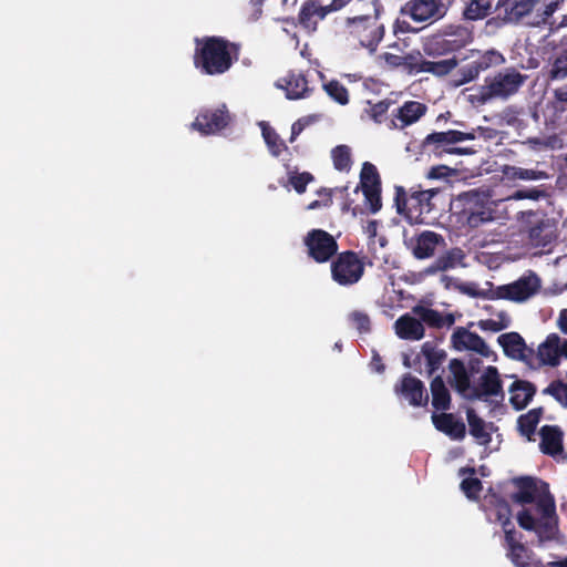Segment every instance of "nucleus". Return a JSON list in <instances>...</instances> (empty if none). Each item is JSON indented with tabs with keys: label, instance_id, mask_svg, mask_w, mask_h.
Wrapping results in <instances>:
<instances>
[{
	"label": "nucleus",
	"instance_id": "nucleus-1",
	"mask_svg": "<svg viewBox=\"0 0 567 567\" xmlns=\"http://www.w3.org/2000/svg\"><path fill=\"white\" fill-rule=\"evenodd\" d=\"M513 511L518 525L539 542L557 539L559 517L549 485L542 480L524 477L515 481Z\"/></svg>",
	"mask_w": 567,
	"mask_h": 567
},
{
	"label": "nucleus",
	"instance_id": "nucleus-2",
	"mask_svg": "<svg viewBox=\"0 0 567 567\" xmlns=\"http://www.w3.org/2000/svg\"><path fill=\"white\" fill-rule=\"evenodd\" d=\"M450 372L455 389L466 399H482L501 393L502 385L496 369L493 367H488L483 372L480 384L476 388L470 385L468 377L462 362L457 360L451 361Z\"/></svg>",
	"mask_w": 567,
	"mask_h": 567
},
{
	"label": "nucleus",
	"instance_id": "nucleus-3",
	"mask_svg": "<svg viewBox=\"0 0 567 567\" xmlns=\"http://www.w3.org/2000/svg\"><path fill=\"white\" fill-rule=\"evenodd\" d=\"M234 49V45L218 38L198 40L195 65L206 74H221L231 65Z\"/></svg>",
	"mask_w": 567,
	"mask_h": 567
},
{
	"label": "nucleus",
	"instance_id": "nucleus-4",
	"mask_svg": "<svg viewBox=\"0 0 567 567\" xmlns=\"http://www.w3.org/2000/svg\"><path fill=\"white\" fill-rule=\"evenodd\" d=\"M523 82L524 76L520 73L514 70H506L487 78L484 85L470 90L468 101L474 105H481L492 99H506L516 93Z\"/></svg>",
	"mask_w": 567,
	"mask_h": 567
},
{
	"label": "nucleus",
	"instance_id": "nucleus-5",
	"mask_svg": "<svg viewBox=\"0 0 567 567\" xmlns=\"http://www.w3.org/2000/svg\"><path fill=\"white\" fill-rule=\"evenodd\" d=\"M372 12L348 18L346 27L348 33L357 39L361 47L374 52L383 38L384 28L380 22V8L377 2H372Z\"/></svg>",
	"mask_w": 567,
	"mask_h": 567
},
{
	"label": "nucleus",
	"instance_id": "nucleus-6",
	"mask_svg": "<svg viewBox=\"0 0 567 567\" xmlns=\"http://www.w3.org/2000/svg\"><path fill=\"white\" fill-rule=\"evenodd\" d=\"M559 0H499V6L505 8L507 18L517 21L530 16V23L545 22L557 9Z\"/></svg>",
	"mask_w": 567,
	"mask_h": 567
},
{
	"label": "nucleus",
	"instance_id": "nucleus-7",
	"mask_svg": "<svg viewBox=\"0 0 567 567\" xmlns=\"http://www.w3.org/2000/svg\"><path fill=\"white\" fill-rule=\"evenodd\" d=\"M563 358L567 359V339L551 332L539 342L535 350L530 349L528 363L537 368H556Z\"/></svg>",
	"mask_w": 567,
	"mask_h": 567
},
{
	"label": "nucleus",
	"instance_id": "nucleus-8",
	"mask_svg": "<svg viewBox=\"0 0 567 567\" xmlns=\"http://www.w3.org/2000/svg\"><path fill=\"white\" fill-rule=\"evenodd\" d=\"M487 198L476 192H470L457 196L451 204L452 209L460 214L471 227H477L481 223L492 219V212L486 207Z\"/></svg>",
	"mask_w": 567,
	"mask_h": 567
},
{
	"label": "nucleus",
	"instance_id": "nucleus-9",
	"mask_svg": "<svg viewBox=\"0 0 567 567\" xmlns=\"http://www.w3.org/2000/svg\"><path fill=\"white\" fill-rule=\"evenodd\" d=\"M435 195V190H415L406 200H401L404 197V190L401 187L396 188L395 205L399 214H403L410 224L424 223L425 216L432 210L431 199Z\"/></svg>",
	"mask_w": 567,
	"mask_h": 567
},
{
	"label": "nucleus",
	"instance_id": "nucleus-10",
	"mask_svg": "<svg viewBox=\"0 0 567 567\" xmlns=\"http://www.w3.org/2000/svg\"><path fill=\"white\" fill-rule=\"evenodd\" d=\"M540 287L537 276L528 275L515 282L493 288L492 299H505L514 302H523L534 296Z\"/></svg>",
	"mask_w": 567,
	"mask_h": 567
},
{
	"label": "nucleus",
	"instance_id": "nucleus-11",
	"mask_svg": "<svg viewBox=\"0 0 567 567\" xmlns=\"http://www.w3.org/2000/svg\"><path fill=\"white\" fill-rule=\"evenodd\" d=\"M364 196V206L372 213H378L382 207L381 182L378 171L371 163H364L360 173V185Z\"/></svg>",
	"mask_w": 567,
	"mask_h": 567
},
{
	"label": "nucleus",
	"instance_id": "nucleus-12",
	"mask_svg": "<svg viewBox=\"0 0 567 567\" xmlns=\"http://www.w3.org/2000/svg\"><path fill=\"white\" fill-rule=\"evenodd\" d=\"M363 274L361 260L352 252L340 255L332 265V277L340 285H352Z\"/></svg>",
	"mask_w": 567,
	"mask_h": 567
},
{
	"label": "nucleus",
	"instance_id": "nucleus-13",
	"mask_svg": "<svg viewBox=\"0 0 567 567\" xmlns=\"http://www.w3.org/2000/svg\"><path fill=\"white\" fill-rule=\"evenodd\" d=\"M309 255L318 262L327 261L337 250L334 238L320 229L311 230L305 238Z\"/></svg>",
	"mask_w": 567,
	"mask_h": 567
},
{
	"label": "nucleus",
	"instance_id": "nucleus-14",
	"mask_svg": "<svg viewBox=\"0 0 567 567\" xmlns=\"http://www.w3.org/2000/svg\"><path fill=\"white\" fill-rule=\"evenodd\" d=\"M445 7L439 0H412L406 6V12L416 22H427L441 19Z\"/></svg>",
	"mask_w": 567,
	"mask_h": 567
},
{
	"label": "nucleus",
	"instance_id": "nucleus-15",
	"mask_svg": "<svg viewBox=\"0 0 567 567\" xmlns=\"http://www.w3.org/2000/svg\"><path fill=\"white\" fill-rule=\"evenodd\" d=\"M467 423L470 427V434L475 439V441L481 445H488L496 441L499 442L497 429L493 423H487L483 419H481L474 410L468 409L466 411Z\"/></svg>",
	"mask_w": 567,
	"mask_h": 567
},
{
	"label": "nucleus",
	"instance_id": "nucleus-16",
	"mask_svg": "<svg viewBox=\"0 0 567 567\" xmlns=\"http://www.w3.org/2000/svg\"><path fill=\"white\" fill-rule=\"evenodd\" d=\"M229 120V114L225 107H220L199 114L193 122L192 127L202 134H213L224 128Z\"/></svg>",
	"mask_w": 567,
	"mask_h": 567
},
{
	"label": "nucleus",
	"instance_id": "nucleus-17",
	"mask_svg": "<svg viewBox=\"0 0 567 567\" xmlns=\"http://www.w3.org/2000/svg\"><path fill=\"white\" fill-rule=\"evenodd\" d=\"M426 106L416 101H409L404 103L393 115L390 127L403 128L419 121L425 113Z\"/></svg>",
	"mask_w": 567,
	"mask_h": 567
},
{
	"label": "nucleus",
	"instance_id": "nucleus-18",
	"mask_svg": "<svg viewBox=\"0 0 567 567\" xmlns=\"http://www.w3.org/2000/svg\"><path fill=\"white\" fill-rule=\"evenodd\" d=\"M452 342L457 350H473L485 357L491 354L489 348L477 334L463 328L457 329L453 333Z\"/></svg>",
	"mask_w": 567,
	"mask_h": 567
},
{
	"label": "nucleus",
	"instance_id": "nucleus-19",
	"mask_svg": "<svg viewBox=\"0 0 567 567\" xmlns=\"http://www.w3.org/2000/svg\"><path fill=\"white\" fill-rule=\"evenodd\" d=\"M498 343L504 352L516 360L529 361V351L524 339L516 332L504 333L498 337Z\"/></svg>",
	"mask_w": 567,
	"mask_h": 567
},
{
	"label": "nucleus",
	"instance_id": "nucleus-20",
	"mask_svg": "<svg viewBox=\"0 0 567 567\" xmlns=\"http://www.w3.org/2000/svg\"><path fill=\"white\" fill-rule=\"evenodd\" d=\"M277 87L286 92L287 99L297 100L305 97L308 92V84L305 76L300 73L290 72L279 79Z\"/></svg>",
	"mask_w": 567,
	"mask_h": 567
},
{
	"label": "nucleus",
	"instance_id": "nucleus-21",
	"mask_svg": "<svg viewBox=\"0 0 567 567\" xmlns=\"http://www.w3.org/2000/svg\"><path fill=\"white\" fill-rule=\"evenodd\" d=\"M394 329L396 336L404 340H421L424 336L422 322L410 315L400 317L394 323Z\"/></svg>",
	"mask_w": 567,
	"mask_h": 567
},
{
	"label": "nucleus",
	"instance_id": "nucleus-22",
	"mask_svg": "<svg viewBox=\"0 0 567 567\" xmlns=\"http://www.w3.org/2000/svg\"><path fill=\"white\" fill-rule=\"evenodd\" d=\"M329 9L316 1H307L300 11L299 22L308 31H315L319 21L324 19Z\"/></svg>",
	"mask_w": 567,
	"mask_h": 567
},
{
	"label": "nucleus",
	"instance_id": "nucleus-23",
	"mask_svg": "<svg viewBox=\"0 0 567 567\" xmlns=\"http://www.w3.org/2000/svg\"><path fill=\"white\" fill-rule=\"evenodd\" d=\"M504 56L497 51L491 50L485 52L475 65L470 66L465 73L463 80L456 83V85L463 84L476 78L478 73L492 66H498L504 63Z\"/></svg>",
	"mask_w": 567,
	"mask_h": 567
},
{
	"label": "nucleus",
	"instance_id": "nucleus-24",
	"mask_svg": "<svg viewBox=\"0 0 567 567\" xmlns=\"http://www.w3.org/2000/svg\"><path fill=\"white\" fill-rule=\"evenodd\" d=\"M435 427L452 439L458 440L465 435V425L456 420L452 414H433L432 416Z\"/></svg>",
	"mask_w": 567,
	"mask_h": 567
},
{
	"label": "nucleus",
	"instance_id": "nucleus-25",
	"mask_svg": "<svg viewBox=\"0 0 567 567\" xmlns=\"http://www.w3.org/2000/svg\"><path fill=\"white\" fill-rule=\"evenodd\" d=\"M442 243L441 236L432 231H424L416 238L413 254L420 259L429 258Z\"/></svg>",
	"mask_w": 567,
	"mask_h": 567
},
{
	"label": "nucleus",
	"instance_id": "nucleus-26",
	"mask_svg": "<svg viewBox=\"0 0 567 567\" xmlns=\"http://www.w3.org/2000/svg\"><path fill=\"white\" fill-rule=\"evenodd\" d=\"M535 394L534 386L526 381H515L509 388V402L516 410L527 406Z\"/></svg>",
	"mask_w": 567,
	"mask_h": 567
},
{
	"label": "nucleus",
	"instance_id": "nucleus-27",
	"mask_svg": "<svg viewBox=\"0 0 567 567\" xmlns=\"http://www.w3.org/2000/svg\"><path fill=\"white\" fill-rule=\"evenodd\" d=\"M505 539L508 548L507 556L517 567H526L528 565V550L516 538L513 530H505Z\"/></svg>",
	"mask_w": 567,
	"mask_h": 567
},
{
	"label": "nucleus",
	"instance_id": "nucleus-28",
	"mask_svg": "<svg viewBox=\"0 0 567 567\" xmlns=\"http://www.w3.org/2000/svg\"><path fill=\"white\" fill-rule=\"evenodd\" d=\"M442 282L446 288L455 287L460 292L473 297V298H486L492 299L491 295L493 287L486 284V288H481L475 282H454L447 277H442Z\"/></svg>",
	"mask_w": 567,
	"mask_h": 567
},
{
	"label": "nucleus",
	"instance_id": "nucleus-29",
	"mask_svg": "<svg viewBox=\"0 0 567 567\" xmlns=\"http://www.w3.org/2000/svg\"><path fill=\"white\" fill-rule=\"evenodd\" d=\"M401 393L413 405L423 404L427 398L424 395L421 381L412 377L403 378L401 382Z\"/></svg>",
	"mask_w": 567,
	"mask_h": 567
},
{
	"label": "nucleus",
	"instance_id": "nucleus-30",
	"mask_svg": "<svg viewBox=\"0 0 567 567\" xmlns=\"http://www.w3.org/2000/svg\"><path fill=\"white\" fill-rule=\"evenodd\" d=\"M503 178L508 182L514 181H538L544 179L547 175L544 172L527 169L523 167L506 165L502 168Z\"/></svg>",
	"mask_w": 567,
	"mask_h": 567
},
{
	"label": "nucleus",
	"instance_id": "nucleus-31",
	"mask_svg": "<svg viewBox=\"0 0 567 567\" xmlns=\"http://www.w3.org/2000/svg\"><path fill=\"white\" fill-rule=\"evenodd\" d=\"M474 134L472 133H464L460 131H447V132H440L431 134L427 140L432 143L439 144V145H453L456 143H461L464 141H472L474 140Z\"/></svg>",
	"mask_w": 567,
	"mask_h": 567
},
{
	"label": "nucleus",
	"instance_id": "nucleus-32",
	"mask_svg": "<svg viewBox=\"0 0 567 567\" xmlns=\"http://www.w3.org/2000/svg\"><path fill=\"white\" fill-rule=\"evenodd\" d=\"M464 252L458 249H452L447 251L445 255L441 256L435 265L427 269V272H433L435 270H446L451 268H455L457 266H464Z\"/></svg>",
	"mask_w": 567,
	"mask_h": 567
},
{
	"label": "nucleus",
	"instance_id": "nucleus-33",
	"mask_svg": "<svg viewBox=\"0 0 567 567\" xmlns=\"http://www.w3.org/2000/svg\"><path fill=\"white\" fill-rule=\"evenodd\" d=\"M432 404L437 410H446L450 405V394L441 378L431 383Z\"/></svg>",
	"mask_w": 567,
	"mask_h": 567
},
{
	"label": "nucleus",
	"instance_id": "nucleus-34",
	"mask_svg": "<svg viewBox=\"0 0 567 567\" xmlns=\"http://www.w3.org/2000/svg\"><path fill=\"white\" fill-rule=\"evenodd\" d=\"M259 126L261 128V133H262L265 143H266L269 152L274 156H278L282 151L287 150L285 143L280 140V137L275 132V130L271 128L266 122H261L259 124Z\"/></svg>",
	"mask_w": 567,
	"mask_h": 567
},
{
	"label": "nucleus",
	"instance_id": "nucleus-35",
	"mask_svg": "<svg viewBox=\"0 0 567 567\" xmlns=\"http://www.w3.org/2000/svg\"><path fill=\"white\" fill-rule=\"evenodd\" d=\"M540 419V411L539 410H532L528 413L520 415L517 424L518 430L522 435L526 436L528 440H530L532 434L534 433L538 422Z\"/></svg>",
	"mask_w": 567,
	"mask_h": 567
},
{
	"label": "nucleus",
	"instance_id": "nucleus-36",
	"mask_svg": "<svg viewBox=\"0 0 567 567\" xmlns=\"http://www.w3.org/2000/svg\"><path fill=\"white\" fill-rule=\"evenodd\" d=\"M331 157L338 171H348L351 166V152L348 146L340 145L332 150Z\"/></svg>",
	"mask_w": 567,
	"mask_h": 567
},
{
	"label": "nucleus",
	"instance_id": "nucleus-37",
	"mask_svg": "<svg viewBox=\"0 0 567 567\" xmlns=\"http://www.w3.org/2000/svg\"><path fill=\"white\" fill-rule=\"evenodd\" d=\"M511 318L504 313H498L495 318L484 319L478 322L482 330L497 332L509 327Z\"/></svg>",
	"mask_w": 567,
	"mask_h": 567
},
{
	"label": "nucleus",
	"instance_id": "nucleus-38",
	"mask_svg": "<svg viewBox=\"0 0 567 567\" xmlns=\"http://www.w3.org/2000/svg\"><path fill=\"white\" fill-rule=\"evenodd\" d=\"M326 93L341 105L349 103L348 90L338 81H330L323 85Z\"/></svg>",
	"mask_w": 567,
	"mask_h": 567
},
{
	"label": "nucleus",
	"instance_id": "nucleus-39",
	"mask_svg": "<svg viewBox=\"0 0 567 567\" xmlns=\"http://www.w3.org/2000/svg\"><path fill=\"white\" fill-rule=\"evenodd\" d=\"M489 8V0H472L465 10V16L471 20L482 19L487 16Z\"/></svg>",
	"mask_w": 567,
	"mask_h": 567
},
{
	"label": "nucleus",
	"instance_id": "nucleus-40",
	"mask_svg": "<svg viewBox=\"0 0 567 567\" xmlns=\"http://www.w3.org/2000/svg\"><path fill=\"white\" fill-rule=\"evenodd\" d=\"M419 55H420L419 53H416L415 55L414 54L400 55V54L386 52L382 55V58L384 59L385 63L391 66H401V65L412 66V65L416 64V60H417Z\"/></svg>",
	"mask_w": 567,
	"mask_h": 567
},
{
	"label": "nucleus",
	"instance_id": "nucleus-41",
	"mask_svg": "<svg viewBox=\"0 0 567 567\" xmlns=\"http://www.w3.org/2000/svg\"><path fill=\"white\" fill-rule=\"evenodd\" d=\"M369 107L364 110V112L372 118L375 123L383 122L385 114L390 107V101L383 100L378 103L371 104L368 103Z\"/></svg>",
	"mask_w": 567,
	"mask_h": 567
},
{
	"label": "nucleus",
	"instance_id": "nucleus-42",
	"mask_svg": "<svg viewBox=\"0 0 567 567\" xmlns=\"http://www.w3.org/2000/svg\"><path fill=\"white\" fill-rule=\"evenodd\" d=\"M378 228L379 224L377 220H370L363 227V231L367 235L370 245L375 248L377 244L380 248H383L386 245V239L383 236L378 237Z\"/></svg>",
	"mask_w": 567,
	"mask_h": 567
},
{
	"label": "nucleus",
	"instance_id": "nucleus-43",
	"mask_svg": "<svg viewBox=\"0 0 567 567\" xmlns=\"http://www.w3.org/2000/svg\"><path fill=\"white\" fill-rule=\"evenodd\" d=\"M546 392L553 395L561 405L567 406V384L560 381L553 382Z\"/></svg>",
	"mask_w": 567,
	"mask_h": 567
},
{
	"label": "nucleus",
	"instance_id": "nucleus-44",
	"mask_svg": "<svg viewBox=\"0 0 567 567\" xmlns=\"http://www.w3.org/2000/svg\"><path fill=\"white\" fill-rule=\"evenodd\" d=\"M549 74L553 80L567 78V55H561L555 59Z\"/></svg>",
	"mask_w": 567,
	"mask_h": 567
},
{
	"label": "nucleus",
	"instance_id": "nucleus-45",
	"mask_svg": "<svg viewBox=\"0 0 567 567\" xmlns=\"http://www.w3.org/2000/svg\"><path fill=\"white\" fill-rule=\"evenodd\" d=\"M311 181L312 176L309 173H290L289 182L298 193H303Z\"/></svg>",
	"mask_w": 567,
	"mask_h": 567
},
{
	"label": "nucleus",
	"instance_id": "nucleus-46",
	"mask_svg": "<svg viewBox=\"0 0 567 567\" xmlns=\"http://www.w3.org/2000/svg\"><path fill=\"white\" fill-rule=\"evenodd\" d=\"M511 515L512 509L504 502H498L495 507V516L497 520L502 524L504 532L511 530L508 526L511 525Z\"/></svg>",
	"mask_w": 567,
	"mask_h": 567
},
{
	"label": "nucleus",
	"instance_id": "nucleus-47",
	"mask_svg": "<svg viewBox=\"0 0 567 567\" xmlns=\"http://www.w3.org/2000/svg\"><path fill=\"white\" fill-rule=\"evenodd\" d=\"M461 488L468 498H476L482 489V485L477 478L465 477L461 483Z\"/></svg>",
	"mask_w": 567,
	"mask_h": 567
},
{
	"label": "nucleus",
	"instance_id": "nucleus-48",
	"mask_svg": "<svg viewBox=\"0 0 567 567\" xmlns=\"http://www.w3.org/2000/svg\"><path fill=\"white\" fill-rule=\"evenodd\" d=\"M530 239L536 246L545 245L548 240H550L553 236V231L550 229L544 228H533L530 230Z\"/></svg>",
	"mask_w": 567,
	"mask_h": 567
},
{
	"label": "nucleus",
	"instance_id": "nucleus-49",
	"mask_svg": "<svg viewBox=\"0 0 567 567\" xmlns=\"http://www.w3.org/2000/svg\"><path fill=\"white\" fill-rule=\"evenodd\" d=\"M456 65L455 60L447 59L440 62L432 63L431 71L436 75H444L453 70Z\"/></svg>",
	"mask_w": 567,
	"mask_h": 567
},
{
	"label": "nucleus",
	"instance_id": "nucleus-50",
	"mask_svg": "<svg viewBox=\"0 0 567 567\" xmlns=\"http://www.w3.org/2000/svg\"><path fill=\"white\" fill-rule=\"evenodd\" d=\"M351 318L354 327L359 332L363 333L370 330V319L367 315L361 312H353Z\"/></svg>",
	"mask_w": 567,
	"mask_h": 567
},
{
	"label": "nucleus",
	"instance_id": "nucleus-51",
	"mask_svg": "<svg viewBox=\"0 0 567 567\" xmlns=\"http://www.w3.org/2000/svg\"><path fill=\"white\" fill-rule=\"evenodd\" d=\"M309 124L308 118H300L295 122L291 126V136L290 142H293L295 138L303 131V128Z\"/></svg>",
	"mask_w": 567,
	"mask_h": 567
},
{
	"label": "nucleus",
	"instance_id": "nucleus-52",
	"mask_svg": "<svg viewBox=\"0 0 567 567\" xmlns=\"http://www.w3.org/2000/svg\"><path fill=\"white\" fill-rule=\"evenodd\" d=\"M556 326L564 334H567V309L560 310L556 320Z\"/></svg>",
	"mask_w": 567,
	"mask_h": 567
},
{
	"label": "nucleus",
	"instance_id": "nucleus-53",
	"mask_svg": "<svg viewBox=\"0 0 567 567\" xmlns=\"http://www.w3.org/2000/svg\"><path fill=\"white\" fill-rule=\"evenodd\" d=\"M539 196V192L537 190H529V192H516L511 198L513 199H524V198H530V199H537Z\"/></svg>",
	"mask_w": 567,
	"mask_h": 567
},
{
	"label": "nucleus",
	"instance_id": "nucleus-54",
	"mask_svg": "<svg viewBox=\"0 0 567 567\" xmlns=\"http://www.w3.org/2000/svg\"><path fill=\"white\" fill-rule=\"evenodd\" d=\"M351 0H332V2L329 6H324L327 9H329V13L332 11H337L342 9L344 6H347Z\"/></svg>",
	"mask_w": 567,
	"mask_h": 567
},
{
	"label": "nucleus",
	"instance_id": "nucleus-55",
	"mask_svg": "<svg viewBox=\"0 0 567 567\" xmlns=\"http://www.w3.org/2000/svg\"><path fill=\"white\" fill-rule=\"evenodd\" d=\"M555 97L558 101L567 102V84L555 90Z\"/></svg>",
	"mask_w": 567,
	"mask_h": 567
},
{
	"label": "nucleus",
	"instance_id": "nucleus-56",
	"mask_svg": "<svg viewBox=\"0 0 567 567\" xmlns=\"http://www.w3.org/2000/svg\"><path fill=\"white\" fill-rule=\"evenodd\" d=\"M421 317L424 321H427L430 323L436 322V313L432 310H423Z\"/></svg>",
	"mask_w": 567,
	"mask_h": 567
},
{
	"label": "nucleus",
	"instance_id": "nucleus-57",
	"mask_svg": "<svg viewBox=\"0 0 567 567\" xmlns=\"http://www.w3.org/2000/svg\"><path fill=\"white\" fill-rule=\"evenodd\" d=\"M446 152L451 153V154H461V155L472 153L468 148H462V147H449V148H446Z\"/></svg>",
	"mask_w": 567,
	"mask_h": 567
},
{
	"label": "nucleus",
	"instance_id": "nucleus-58",
	"mask_svg": "<svg viewBox=\"0 0 567 567\" xmlns=\"http://www.w3.org/2000/svg\"><path fill=\"white\" fill-rule=\"evenodd\" d=\"M406 30H408V25H406L405 21L398 20L395 22V25H394V31L395 32H399V31L404 32Z\"/></svg>",
	"mask_w": 567,
	"mask_h": 567
},
{
	"label": "nucleus",
	"instance_id": "nucleus-59",
	"mask_svg": "<svg viewBox=\"0 0 567 567\" xmlns=\"http://www.w3.org/2000/svg\"><path fill=\"white\" fill-rule=\"evenodd\" d=\"M372 364H373V368L375 369V371L381 372V371L383 370V367H382V364L379 362V360L374 359V361H373V363H372Z\"/></svg>",
	"mask_w": 567,
	"mask_h": 567
},
{
	"label": "nucleus",
	"instance_id": "nucleus-60",
	"mask_svg": "<svg viewBox=\"0 0 567 567\" xmlns=\"http://www.w3.org/2000/svg\"><path fill=\"white\" fill-rule=\"evenodd\" d=\"M430 349H431V348H430L429 343H425V344L423 346V348H422V352H423L425 355H427V357H429V355H430Z\"/></svg>",
	"mask_w": 567,
	"mask_h": 567
},
{
	"label": "nucleus",
	"instance_id": "nucleus-61",
	"mask_svg": "<svg viewBox=\"0 0 567 567\" xmlns=\"http://www.w3.org/2000/svg\"><path fill=\"white\" fill-rule=\"evenodd\" d=\"M318 206V202H313L308 206V209H315Z\"/></svg>",
	"mask_w": 567,
	"mask_h": 567
},
{
	"label": "nucleus",
	"instance_id": "nucleus-62",
	"mask_svg": "<svg viewBox=\"0 0 567 567\" xmlns=\"http://www.w3.org/2000/svg\"><path fill=\"white\" fill-rule=\"evenodd\" d=\"M561 45L567 50V37L564 39Z\"/></svg>",
	"mask_w": 567,
	"mask_h": 567
},
{
	"label": "nucleus",
	"instance_id": "nucleus-63",
	"mask_svg": "<svg viewBox=\"0 0 567 567\" xmlns=\"http://www.w3.org/2000/svg\"><path fill=\"white\" fill-rule=\"evenodd\" d=\"M467 472H470V470H462V471H461V475H464V474H466Z\"/></svg>",
	"mask_w": 567,
	"mask_h": 567
},
{
	"label": "nucleus",
	"instance_id": "nucleus-64",
	"mask_svg": "<svg viewBox=\"0 0 567 567\" xmlns=\"http://www.w3.org/2000/svg\"><path fill=\"white\" fill-rule=\"evenodd\" d=\"M563 23H566V24H567V17L564 19Z\"/></svg>",
	"mask_w": 567,
	"mask_h": 567
}]
</instances>
